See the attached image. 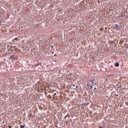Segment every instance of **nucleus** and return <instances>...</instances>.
Instances as JSON below:
<instances>
[{
    "label": "nucleus",
    "instance_id": "f8f14e48",
    "mask_svg": "<svg viewBox=\"0 0 128 128\" xmlns=\"http://www.w3.org/2000/svg\"><path fill=\"white\" fill-rule=\"evenodd\" d=\"M54 56H56V54H54Z\"/></svg>",
    "mask_w": 128,
    "mask_h": 128
},
{
    "label": "nucleus",
    "instance_id": "20e7f679",
    "mask_svg": "<svg viewBox=\"0 0 128 128\" xmlns=\"http://www.w3.org/2000/svg\"><path fill=\"white\" fill-rule=\"evenodd\" d=\"M89 82H92V84H94V80H90Z\"/></svg>",
    "mask_w": 128,
    "mask_h": 128
},
{
    "label": "nucleus",
    "instance_id": "0eeeda50",
    "mask_svg": "<svg viewBox=\"0 0 128 128\" xmlns=\"http://www.w3.org/2000/svg\"><path fill=\"white\" fill-rule=\"evenodd\" d=\"M14 40H18V38H14Z\"/></svg>",
    "mask_w": 128,
    "mask_h": 128
},
{
    "label": "nucleus",
    "instance_id": "9d476101",
    "mask_svg": "<svg viewBox=\"0 0 128 128\" xmlns=\"http://www.w3.org/2000/svg\"><path fill=\"white\" fill-rule=\"evenodd\" d=\"M88 86H89L88 84Z\"/></svg>",
    "mask_w": 128,
    "mask_h": 128
},
{
    "label": "nucleus",
    "instance_id": "f257e3e1",
    "mask_svg": "<svg viewBox=\"0 0 128 128\" xmlns=\"http://www.w3.org/2000/svg\"><path fill=\"white\" fill-rule=\"evenodd\" d=\"M115 28L116 30H120V27L117 24H115Z\"/></svg>",
    "mask_w": 128,
    "mask_h": 128
},
{
    "label": "nucleus",
    "instance_id": "9b49d317",
    "mask_svg": "<svg viewBox=\"0 0 128 128\" xmlns=\"http://www.w3.org/2000/svg\"><path fill=\"white\" fill-rule=\"evenodd\" d=\"M52 48H53V46H52Z\"/></svg>",
    "mask_w": 128,
    "mask_h": 128
},
{
    "label": "nucleus",
    "instance_id": "7ed1b4c3",
    "mask_svg": "<svg viewBox=\"0 0 128 128\" xmlns=\"http://www.w3.org/2000/svg\"><path fill=\"white\" fill-rule=\"evenodd\" d=\"M115 66H116V68H118V66H120V63L116 62L115 64Z\"/></svg>",
    "mask_w": 128,
    "mask_h": 128
},
{
    "label": "nucleus",
    "instance_id": "6e6552de",
    "mask_svg": "<svg viewBox=\"0 0 128 128\" xmlns=\"http://www.w3.org/2000/svg\"><path fill=\"white\" fill-rule=\"evenodd\" d=\"M76 88H78V86H76Z\"/></svg>",
    "mask_w": 128,
    "mask_h": 128
},
{
    "label": "nucleus",
    "instance_id": "f03ea898",
    "mask_svg": "<svg viewBox=\"0 0 128 128\" xmlns=\"http://www.w3.org/2000/svg\"><path fill=\"white\" fill-rule=\"evenodd\" d=\"M10 58L11 60H14L18 59V58L16 57V56L14 55H12Z\"/></svg>",
    "mask_w": 128,
    "mask_h": 128
},
{
    "label": "nucleus",
    "instance_id": "1a4fd4ad",
    "mask_svg": "<svg viewBox=\"0 0 128 128\" xmlns=\"http://www.w3.org/2000/svg\"><path fill=\"white\" fill-rule=\"evenodd\" d=\"M56 93H55V94H54V96H56Z\"/></svg>",
    "mask_w": 128,
    "mask_h": 128
},
{
    "label": "nucleus",
    "instance_id": "423d86ee",
    "mask_svg": "<svg viewBox=\"0 0 128 128\" xmlns=\"http://www.w3.org/2000/svg\"><path fill=\"white\" fill-rule=\"evenodd\" d=\"M20 126V128H24V125H21Z\"/></svg>",
    "mask_w": 128,
    "mask_h": 128
},
{
    "label": "nucleus",
    "instance_id": "39448f33",
    "mask_svg": "<svg viewBox=\"0 0 128 128\" xmlns=\"http://www.w3.org/2000/svg\"><path fill=\"white\" fill-rule=\"evenodd\" d=\"M65 118H70V115L68 114L67 116H65Z\"/></svg>",
    "mask_w": 128,
    "mask_h": 128
}]
</instances>
